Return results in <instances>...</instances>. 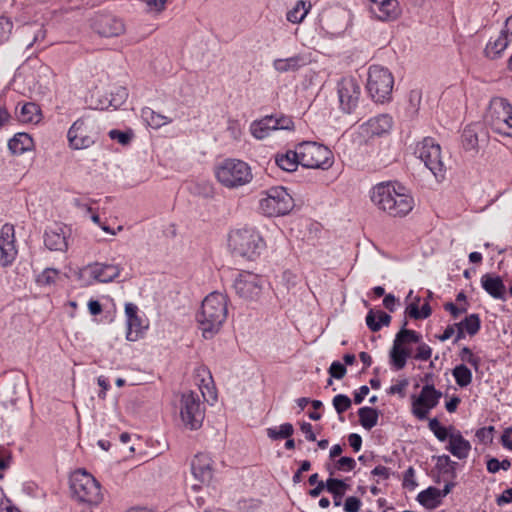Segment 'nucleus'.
<instances>
[{
    "instance_id": "nucleus-1",
    "label": "nucleus",
    "mask_w": 512,
    "mask_h": 512,
    "mask_svg": "<svg viewBox=\"0 0 512 512\" xmlns=\"http://www.w3.org/2000/svg\"><path fill=\"white\" fill-rule=\"evenodd\" d=\"M370 198L378 209L392 217H404L414 207V199L405 192V188L400 185L396 187L391 182H383L374 186Z\"/></svg>"
},
{
    "instance_id": "nucleus-2",
    "label": "nucleus",
    "mask_w": 512,
    "mask_h": 512,
    "mask_svg": "<svg viewBox=\"0 0 512 512\" xmlns=\"http://www.w3.org/2000/svg\"><path fill=\"white\" fill-rule=\"evenodd\" d=\"M228 315V297L220 292H212L202 301L196 315L199 329L206 339L212 338L223 326Z\"/></svg>"
},
{
    "instance_id": "nucleus-3",
    "label": "nucleus",
    "mask_w": 512,
    "mask_h": 512,
    "mask_svg": "<svg viewBox=\"0 0 512 512\" xmlns=\"http://www.w3.org/2000/svg\"><path fill=\"white\" fill-rule=\"evenodd\" d=\"M228 245L234 256L253 261L264 248V241L255 229L242 228L229 234Z\"/></svg>"
},
{
    "instance_id": "nucleus-4",
    "label": "nucleus",
    "mask_w": 512,
    "mask_h": 512,
    "mask_svg": "<svg viewBox=\"0 0 512 512\" xmlns=\"http://www.w3.org/2000/svg\"><path fill=\"white\" fill-rule=\"evenodd\" d=\"M217 180L226 188H238L248 184L252 178L250 166L239 159L228 158L215 168Z\"/></svg>"
},
{
    "instance_id": "nucleus-5",
    "label": "nucleus",
    "mask_w": 512,
    "mask_h": 512,
    "mask_svg": "<svg viewBox=\"0 0 512 512\" xmlns=\"http://www.w3.org/2000/svg\"><path fill=\"white\" fill-rule=\"evenodd\" d=\"M70 488L79 502L97 506L103 500L99 482L85 470L79 469L72 473Z\"/></svg>"
},
{
    "instance_id": "nucleus-6",
    "label": "nucleus",
    "mask_w": 512,
    "mask_h": 512,
    "mask_svg": "<svg viewBox=\"0 0 512 512\" xmlns=\"http://www.w3.org/2000/svg\"><path fill=\"white\" fill-rule=\"evenodd\" d=\"M485 122L494 132L512 137V105L505 98H492L485 115Z\"/></svg>"
},
{
    "instance_id": "nucleus-7",
    "label": "nucleus",
    "mask_w": 512,
    "mask_h": 512,
    "mask_svg": "<svg viewBox=\"0 0 512 512\" xmlns=\"http://www.w3.org/2000/svg\"><path fill=\"white\" fill-rule=\"evenodd\" d=\"M394 86L392 73L380 65H372L368 71L366 88L370 97L377 103H384L391 99Z\"/></svg>"
},
{
    "instance_id": "nucleus-8",
    "label": "nucleus",
    "mask_w": 512,
    "mask_h": 512,
    "mask_svg": "<svg viewBox=\"0 0 512 512\" xmlns=\"http://www.w3.org/2000/svg\"><path fill=\"white\" fill-rule=\"evenodd\" d=\"M297 146L300 165L305 168L328 170L334 163L333 152L322 144L304 141Z\"/></svg>"
},
{
    "instance_id": "nucleus-9",
    "label": "nucleus",
    "mask_w": 512,
    "mask_h": 512,
    "mask_svg": "<svg viewBox=\"0 0 512 512\" xmlns=\"http://www.w3.org/2000/svg\"><path fill=\"white\" fill-rule=\"evenodd\" d=\"M265 197L259 201L261 212L269 217L289 213L294 207V200L282 186L271 187L264 192Z\"/></svg>"
},
{
    "instance_id": "nucleus-10",
    "label": "nucleus",
    "mask_w": 512,
    "mask_h": 512,
    "mask_svg": "<svg viewBox=\"0 0 512 512\" xmlns=\"http://www.w3.org/2000/svg\"><path fill=\"white\" fill-rule=\"evenodd\" d=\"M415 155L432 172L437 179H443L445 165L442 160L441 146L432 137H425L418 142L415 148Z\"/></svg>"
},
{
    "instance_id": "nucleus-11",
    "label": "nucleus",
    "mask_w": 512,
    "mask_h": 512,
    "mask_svg": "<svg viewBox=\"0 0 512 512\" xmlns=\"http://www.w3.org/2000/svg\"><path fill=\"white\" fill-rule=\"evenodd\" d=\"M180 417L186 428L197 430L202 426L205 407L195 392L183 393L180 400Z\"/></svg>"
},
{
    "instance_id": "nucleus-12",
    "label": "nucleus",
    "mask_w": 512,
    "mask_h": 512,
    "mask_svg": "<svg viewBox=\"0 0 512 512\" xmlns=\"http://www.w3.org/2000/svg\"><path fill=\"white\" fill-rule=\"evenodd\" d=\"M406 326L407 321L403 323L402 329L396 334L390 351V362L396 370L403 369L407 359L410 357V350L405 345L408 343H420L422 339L420 333L407 329Z\"/></svg>"
},
{
    "instance_id": "nucleus-13",
    "label": "nucleus",
    "mask_w": 512,
    "mask_h": 512,
    "mask_svg": "<svg viewBox=\"0 0 512 512\" xmlns=\"http://www.w3.org/2000/svg\"><path fill=\"white\" fill-rule=\"evenodd\" d=\"M295 125L290 116L283 114L267 115L255 120L250 125L251 134L259 140L268 137L275 130H294Z\"/></svg>"
},
{
    "instance_id": "nucleus-14",
    "label": "nucleus",
    "mask_w": 512,
    "mask_h": 512,
    "mask_svg": "<svg viewBox=\"0 0 512 512\" xmlns=\"http://www.w3.org/2000/svg\"><path fill=\"white\" fill-rule=\"evenodd\" d=\"M236 294L245 300H257L262 292L263 280L250 271H241L234 279Z\"/></svg>"
},
{
    "instance_id": "nucleus-15",
    "label": "nucleus",
    "mask_w": 512,
    "mask_h": 512,
    "mask_svg": "<svg viewBox=\"0 0 512 512\" xmlns=\"http://www.w3.org/2000/svg\"><path fill=\"white\" fill-rule=\"evenodd\" d=\"M67 139L70 148L86 149L95 143L96 133L93 131V125L87 123L84 118H79L69 128Z\"/></svg>"
},
{
    "instance_id": "nucleus-16",
    "label": "nucleus",
    "mask_w": 512,
    "mask_h": 512,
    "mask_svg": "<svg viewBox=\"0 0 512 512\" xmlns=\"http://www.w3.org/2000/svg\"><path fill=\"white\" fill-rule=\"evenodd\" d=\"M441 397V391L436 390L433 384L427 383L412 403L413 415L419 420L426 419L429 411L438 405Z\"/></svg>"
},
{
    "instance_id": "nucleus-17",
    "label": "nucleus",
    "mask_w": 512,
    "mask_h": 512,
    "mask_svg": "<svg viewBox=\"0 0 512 512\" xmlns=\"http://www.w3.org/2000/svg\"><path fill=\"white\" fill-rule=\"evenodd\" d=\"M92 29L103 37H118L126 27L122 19L112 14H98L92 19Z\"/></svg>"
},
{
    "instance_id": "nucleus-18",
    "label": "nucleus",
    "mask_w": 512,
    "mask_h": 512,
    "mask_svg": "<svg viewBox=\"0 0 512 512\" xmlns=\"http://www.w3.org/2000/svg\"><path fill=\"white\" fill-rule=\"evenodd\" d=\"M338 96L342 110L351 113L357 107L360 96L357 80L352 77L342 78L338 83Z\"/></svg>"
},
{
    "instance_id": "nucleus-19",
    "label": "nucleus",
    "mask_w": 512,
    "mask_h": 512,
    "mask_svg": "<svg viewBox=\"0 0 512 512\" xmlns=\"http://www.w3.org/2000/svg\"><path fill=\"white\" fill-rule=\"evenodd\" d=\"M16 255L14 226L6 223L0 230V264L4 267L10 265Z\"/></svg>"
},
{
    "instance_id": "nucleus-20",
    "label": "nucleus",
    "mask_w": 512,
    "mask_h": 512,
    "mask_svg": "<svg viewBox=\"0 0 512 512\" xmlns=\"http://www.w3.org/2000/svg\"><path fill=\"white\" fill-rule=\"evenodd\" d=\"M122 268L120 265L109 263H91L83 268V273L100 283H109L119 277Z\"/></svg>"
},
{
    "instance_id": "nucleus-21",
    "label": "nucleus",
    "mask_w": 512,
    "mask_h": 512,
    "mask_svg": "<svg viewBox=\"0 0 512 512\" xmlns=\"http://www.w3.org/2000/svg\"><path fill=\"white\" fill-rule=\"evenodd\" d=\"M67 227L55 223L49 226L44 234V244L51 251L64 252L68 248Z\"/></svg>"
},
{
    "instance_id": "nucleus-22",
    "label": "nucleus",
    "mask_w": 512,
    "mask_h": 512,
    "mask_svg": "<svg viewBox=\"0 0 512 512\" xmlns=\"http://www.w3.org/2000/svg\"><path fill=\"white\" fill-rule=\"evenodd\" d=\"M369 11L380 21H392L401 13L397 0H371Z\"/></svg>"
},
{
    "instance_id": "nucleus-23",
    "label": "nucleus",
    "mask_w": 512,
    "mask_h": 512,
    "mask_svg": "<svg viewBox=\"0 0 512 512\" xmlns=\"http://www.w3.org/2000/svg\"><path fill=\"white\" fill-rule=\"evenodd\" d=\"M213 461L206 453H199L194 456L191 462V471L195 479L201 484H208L213 477Z\"/></svg>"
},
{
    "instance_id": "nucleus-24",
    "label": "nucleus",
    "mask_w": 512,
    "mask_h": 512,
    "mask_svg": "<svg viewBox=\"0 0 512 512\" xmlns=\"http://www.w3.org/2000/svg\"><path fill=\"white\" fill-rule=\"evenodd\" d=\"M125 315H126V339L128 341H137L142 335V320L138 316V307L134 303L125 304Z\"/></svg>"
},
{
    "instance_id": "nucleus-25",
    "label": "nucleus",
    "mask_w": 512,
    "mask_h": 512,
    "mask_svg": "<svg viewBox=\"0 0 512 512\" xmlns=\"http://www.w3.org/2000/svg\"><path fill=\"white\" fill-rule=\"evenodd\" d=\"M393 125L392 117L388 114H380L370 118L361 128L367 136H381L388 133Z\"/></svg>"
},
{
    "instance_id": "nucleus-26",
    "label": "nucleus",
    "mask_w": 512,
    "mask_h": 512,
    "mask_svg": "<svg viewBox=\"0 0 512 512\" xmlns=\"http://www.w3.org/2000/svg\"><path fill=\"white\" fill-rule=\"evenodd\" d=\"M451 437L446 450L459 460L466 459L471 451L470 442L463 437L460 431L450 426Z\"/></svg>"
},
{
    "instance_id": "nucleus-27",
    "label": "nucleus",
    "mask_w": 512,
    "mask_h": 512,
    "mask_svg": "<svg viewBox=\"0 0 512 512\" xmlns=\"http://www.w3.org/2000/svg\"><path fill=\"white\" fill-rule=\"evenodd\" d=\"M481 286L492 298L506 301V287L502 278L498 275L486 273L481 277Z\"/></svg>"
},
{
    "instance_id": "nucleus-28",
    "label": "nucleus",
    "mask_w": 512,
    "mask_h": 512,
    "mask_svg": "<svg viewBox=\"0 0 512 512\" xmlns=\"http://www.w3.org/2000/svg\"><path fill=\"white\" fill-rule=\"evenodd\" d=\"M511 41V38L507 37L505 33L500 32L496 39H490L486 44L484 49L485 57L491 60L500 58Z\"/></svg>"
},
{
    "instance_id": "nucleus-29",
    "label": "nucleus",
    "mask_w": 512,
    "mask_h": 512,
    "mask_svg": "<svg viewBox=\"0 0 512 512\" xmlns=\"http://www.w3.org/2000/svg\"><path fill=\"white\" fill-rule=\"evenodd\" d=\"M273 68L278 73L296 72L306 65V60L302 55H294L289 58H278L272 63Z\"/></svg>"
},
{
    "instance_id": "nucleus-30",
    "label": "nucleus",
    "mask_w": 512,
    "mask_h": 512,
    "mask_svg": "<svg viewBox=\"0 0 512 512\" xmlns=\"http://www.w3.org/2000/svg\"><path fill=\"white\" fill-rule=\"evenodd\" d=\"M276 165L286 172H293L300 165V156L298 154V146L295 150H288L285 153H278L275 156Z\"/></svg>"
},
{
    "instance_id": "nucleus-31",
    "label": "nucleus",
    "mask_w": 512,
    "mask_h": 512,
    "mask_svg": "<svg viewBox=\"0 0 512 512\" xmlns=\"http://www.w3.org/2000/svg\"><path fill=\"white\" fill-rule=\"evenodd\" d=\"M34 141L27 133H17L8 142V148L15 155H22L27 151L32 150Z\"/></svg>"
},
{
    "instance_id": "nucleus-32",
    "label": "nucleus",
    "mask_w": 512,
    "mask_h": 512,
    "mask_svg": "<svg viewBox=\"0 0 512 512\" xmlns=\"http://www.w3.org/2000/svg\"><path fill=\"white\" fill-rule=\"evenodd\" d=\"M480 125L472 124L464 128L462 132V145L466 151H477L479 144Z\"/></svg>"
},
{
    "instance_id": "nucleus-33",
    "label": "nucleus",
    "mask_w": 512,
    "mask_h": 512,
    "mask_svg": "<svg viewBox=\"0 0 512 512\" xmlns=\"http://www.w3.org/2000/svg\"><path fill=\"white\" fill-rule=\"evenodd\" d=\"M366 325L373 331H379L383 326H388L391 322V316L382 310L374 311L370 309L366 315Z\"/></svg>"
},
{
    "instance_id": "nucleus-34",
    "label": "nucleus",
    "mask_w": 512,
    "mask_h": 512,
    "mask_svg": "<svg viewBox=\"0 0 512 512\" xmlns=\"http://www.w3.org/2000/svg\"><path fill=\"white\" fill-rule=\"evenodd\" d=\"M436 460L435 468L443 477L453 480L456 477L457 462L452 461L448 455H439L434 457Z\"/></svg>"
},
{
    "instance_id": "nucleus-35",
    "label": "nucleus",
    "mask_w": 512,
    "mask_h": 512,
    "mask_svg": "<svg viewBox=\"0 0 512 512\" xmlns=\"http://www.w3.org/2000/svg\"><path fill=\"white\" fill-rule=\"evenodd\" d=\"M349 485L346 484L343 480L336 478H328L326 480V490L333 495L334 505L340 506L342 497L348 490Z\"/></svg>"
},
{
    "instance_id": "nucleus-36",
    "label": "nucleus",
    "mask_w": 512,
    "mask_h": 512,
    "mask_svg": "<svg viewBox=\"0 0 512 512\" xmlns=\"http://www.w3.org/2000/svg\"><path fill=\"white\" fill-rule=\"evenodd\" d=\"M417 500L422 506L435 509L441 502L440 489L429 487L418 494Z\"/></svg>"
},
{
    "instance_id": "nucleus-37",
    "label": "nucleus",
    "mask_w": 512,
    "mask_h": 512,
    "mask_svg": "<svg viewBox=\"0 0 512 512\" xmlns=\"http://www.w3.org/2000/svg\"><path fill=\"white\" fill-rule=\"evenodd\" d=\"M18 118L23 123H37L41 119V110L33 102H27L20 108Z\"/></svg>"
},
{
    "instance_id": "nucleus-38",
    "label": "nucleus",
    "mask_w": 512,
    "mask_h": 512,
    "mask_svg": "<svg viewBox=\"0 0 512 512\" xmlns=\"http://www.w3.org/2000/svg\"><path fill=\"white\" fill-rule=\"evenodd\" d=\"M311 7L310 2L299 0L294 7L287 12L286 18L293 24H299L305 19Z\"/></svg>"
},
{
    "instance_id": "nucleus-39",
    "label": "nucleus",
    "mask_w": 512,
    "mask_h": 512,
    "mask_svg": "<svg viewBox=\"0 0 512 512\" xmlns=\"http://www.w3.org/2000/svg\"><path fill=\"white\" fill-rule=\"evenodd\" d=\"M420 297H415L414 301L407 305L405 313L412 319H426L431 313L432 309L428 302H425L421 309H419Z\"/></svg>"
},
{
    "instance_id": "nucleus-40",
    "label": "nucleus",
    "mask_w": 512,
    "mask_h": 512,
    "mask_svg": "<svg viewBox=\"0 0 512 512\" xmlns=\"http://www.w3.org/2000/svg\"><path fill=\"white\" fill-rule=\"evenodd\" d=\"M359 422L366 430H371L378 423L379 412L377 409L364 406L358 410Z\"/></svg>"
},
{
    "instance_id": "nucleus-41",
    "label": "nucleus",
    "mask_w": 512,
    "mask_h": 512,
    "mask_svg": "<svg viewBox=\"0 0 512 512\" xmlns=\"http://www.w3.org/2000/svg\"><path fill=\"white\" fill-rule=\"evenodd\" d=\"M141 116L147 124L154 129H158L171 122V120L166 116L161 115L148 107L142 109Z\"/></svg>"
},
{
    "instance_id": "nucleus-42",
    "label": "nucleus",
    "mask_w": 512,
    "mask_h": 512,
    "mask_svg": "<svg viewBox=\"0 0 512 512\" xmlns=\"http://www.w3.org/2000/svg\"><path fill=\"white\" fill-rule=\"evenodd\" d=\"M452 375L460 387H467L472 382V372L464 364H459L452 370Z\"/></svg>"
},
{
    "instance_id": "nucleus-43",
    "label": "nucleus",
    "mask_w": 512,
    "mask_h": 512,
    "mask_svg": "<svg viewBox=\"0 0 512 512\" xmlns=\"http://www.w3.org/2000/svg\"><path fill=\"white\" fill-rule=\"evenodd\" d=\"M456 326H461L468 335L474 336L481 328V320L479 315L474 313L466 316L461 322L456 323Z\"/></svg>"
},
{
    "instance_id": "nucleus-44",
    "label": "nucleus",
    "mask_w": 512,
    "mask_h": 512,
    "mask_svg": "<svg viewBox=\"0 0 512 512\" xmlns=\"http://www.w3.org/2000/svg\"><path fill=\"white\" fill-rule=\"evenodd\" d=\"M428 427L439 441H441V442H444L446 440H448V442L450 441V437H451L450 427L447 428V427L441 425V423L439 422V420L437 418L430 419L429 423H428Z\"/></svg>"
},
{
    "instance_id": "nucleus-45",
    "label": "nucleus",
    "mask_w": 512,
    "mask_h": 512,
    "mask_svg": "<svg viewBox=\"0 0 512 512\" xmlns=\"http://www.w3.org/2000/svg\"><path fill=\"white\" fill-rule=\"evenodd\" d=\"M294 428L291 423L281 424L278 428H268L267 436L272 440L289 438L293 435Z\"/></svg>"
},
{
    "instance_id": "nucleus-46",
    "label": "nucleus",
    "mask_w": 512,
    "mask_h": 512,
    "mask_svg": "<svg viewBox=\"0 0 512 512\" xmlns=\"http://www.w3.org/2000/svg\"><path fill=\"white\" fill-rule=\"evenodd\" d=\"M59 272L53 268L45 269L37 278V283L41 286L54 284L58 279Z\"/></svg>"
},
{
    "instance_id": "nucleus-47",
    "label": "nucleus",
    "mask_w": 512,
    "mask_h": 512,
    "mask_svg": "<svg viewBox=\"0 0 512 512\" xmlns=\"http://www.w3.org/2000/svg\"><path fill=\"white\" fill-rule=\"evenodd\" d=\"M332 404L336 412L341 415L351 407L352 401L347 395L338 394L333 398Z\"/></svg>"
},
{
    "instance_id": "nucleus-48",
    "label": "nucleus",
    "mask_w": 512,
    "mask_h": 512,
    "mask_svg": "<svg viewBox=\"0 0 512 512\" xmlns=\"http://www.w3.org/2000/svg\"><path fill=\"white\" fill-rule=\"evenodd\" d=\"M459 357L463 362L470 364L476 371L479 369L481 359L475 356L469 347H463L459 353Z\"/></svg>"
},
{
    "instance_id": "nucleus-49",
    "label": "nucleus",
    "mask_w": 512,
    "mask_h": 512,
    "mask_svg": "<svg viewBox=\"0 0 512 512\" xmlns=\"http://www.w3.org/2000/svg\"><path fill=\"white\" fill-rule=\"evenodd\" d=\"M13 30V22L10 18L0 16V45L7 41Z\"/></svg>"
},
{
    "instance_id": "nucleus-50",
    "label": "nucleus",
    "mask_w": 512,
    "mask_h": 512,
    "mask_svg": "<svg viewBox=\"0 0 512 512\" xmlns=\"http://www.w3.org/2000/svg\"><path fill=\"white\" fill-rule=\"evenodd\" d=\"M108 135L112 140H116L122 145H128L133 137V133L131 131H120L117 129L110 130Z\"/></svg>"
},
{
    "instance_id": "nucleus-51",
    "label": "nucleus",
    "mask_w": 512,
    "mask_h": 512,
    "mask_svg": "<svg viewBox=\"0 0 512 512\" xmlns=\"http://www.w3.org/2000/svg\"><path fill=\"white\" fill-rule=\"evenodd\" d=\"M362 501L356 496H349L345 499L343 509L345 512H360Z\"/></svg>"
},
{
    "instance_id": "nucleus-52",
    "label": "nucleus",
    "mask_w": 512,
    "mask_h": 512,
    "mask_svg": "<svg viewBox=\"0 0 512 512\" xmlns=\"http://www.w3.org/2000/svg\"><path fill=\"white\" fill-rule=\"evenodd\" d=\"M356 466V461L352 457H341L335 463L336 469L340 471H352Z\"/></svg>"
},
{
    "instance_id": "nucleus-53",
    "label": "nucleus",
    "mask_w": 512,
    "mask_h": 512,
    "mask_svg": "<svg viewBox=\"0 0 512 512\" xmlns=\"http://www.w3.org/2000/svg\"><path fill=\"white\" fill-rule=\"evenodd\" d=\"M12 461V452L4 446H0V471L8 469Z\"/></svg>"
},
{
    "instance_id": "nucleus-54",
    "label": "nucleus",
    "mask_w": 512,
    "mask_h": 512,
    "mask_svg": "<svg viewBox=\"0 0 512 512\" xmlns=\"http://www.w3.org/2000/svg\"><path fill=\"white\" fill-rule=\"evenodd\" d=\"M432 355V349L429 345L426 343H420L417 347V351L415 354V359L420 361H427L431 358Z\"/></svg>"
},
{
    "instance_id": "nucleus-55",
    "label": "nucleus",
    "mask_w": 512,
    "mask_h": 512,
    "mask_svg": "<svg viewBox=\"0 0 512 512\" xmlns=\"http://www.w3.org/2000/svg\"><path fill=\"white\" fill-rule=\"evenodd\" d=\"M329 374L332 378L342 379L346 374V367L342 363L334 361L329 368Z\"/></svg>"
},
{
    "instance_id": "nucleus-56",
    "label": "nucleus",
    "mask_w": 512,
    "mask_h": 512,
    "mask_svg": "<svg viewBox=\"0 0 512 512\" xmlns=\"http://www.w3.org/2000/svg\"><path fill=\"white\" fill-rule=\"evenodd\" d=\"M403 486L410 490H413L417 486V483L415 481V471H414L413 467H409L404 472Z\"/></svg>"
},
{
    "instance_id": "nucleus-57",
    "label": "nucleus",
    "mask_w": 512,
    "mask_h": 512,
    "mask_svg": "<svg viewBox=\"0 0 512 512\" xmlns=\"http://www.w3.org/2000/svg\"><path fill=\"white\" fill-rule=\"evenodd\" d=\"M494 427H482L476 431V437L482 442H491L493 438Z\"/></svg>"
},
{
    "instance_id": "nucleus-58",
    "label": "nucleus",
    "mask_w": 512,
    "mask_h": 512,
    "mask_svg": "<svg viewBox=\"0 0 512 512\" xmlns=\"http://www.w3.org/2000/svg\"><path fill=\"white\" fill-rule=\"evenodd\" d=\"M444 309L450 312L453 318H458L461 314L467 311V305L457 306L452 302H448L444 305Z\"/></svg>"
},
{
    "instance_id": "nucleus-59",
    "label": "nucleus",
    "mask_w": 512,
    "mask_h": 512,
    "mask_svg": "<svg viewBox=\"0 0 512 512\" xmlns=\"http://www.w3.org/2000/svg\"><path fill=\"white\" fill-rule=\"evenodd\" d=\"M311 468V463L308 460H304L301 462L300 468L293 475L292 481L294 484H298L302 480L303 472L309 471Z\"/></svg>"
},
{
    "instance_id": "nucleus-60",
    "label": "nucleus",
    "mask_w": 512,
    "mask_h": 512,
    "mask_svg": "<svg viewBox=\"0 0 512 512\" xmlns=\"http://www.w3.org/2000/svg\"><path fill=\"white\" fill-rule=\"evenodd\" d=\"M407 386H408V381L406 379H403V380L399 381L397 384L392 385L389 388L388 393L392 394V395L398 394L400 396H404V391Z\"/></svg>"
},
{
    "instance_id": "nucleus-61",
    "label": "nucleus",
    "mask_w": 512,
    "mask_h": 512,
    "mask_svg": "<svg viewBox=\"0 0 512 512\" xmlns=\"http://www.w3.org/2000/svg\"><path fill=\"white\" fill-rule=\"evenodd\" d=\"M349 445L353 448L355 452L360 451L362 447V438L357 433H352L348 436Z\"/></svg>"
},
{
    "instance_id": "nucleus-62",
    "label": "nucleus",
    "mask_w": 512,
    "mask_h": 512,
    "mask_svg": "<svg viewBox=\"0 0 512 512\" xmlns=\"http://www.w3.org/2000/svg\"><path fill=\"white\" fill-rule=\"evenodd\" d=\"M371 474L374 476H378L380 479L387 480L390 477L391 472H390L389 468L379 465V466H376L371 471Z\"/></svg>"
},
{
    "instance_id": "nucleus-63",
    "label": "nucleus",
    "mask_w": 512,
    "mask_h": 512,
    "mask_svg": "<svg viewBox=\"0 0 512 512\" xmlns=\"http://www.w3.org/2000/svg\"><path fill=\"white\" fill-rule=\"evenodd\" d=\"M301 431L305 434V437L308 441H316V435L313 432V427L308 422H303L300 425Z\"/></svg>"
},
{
    "instance_id": "nucleus-64",
    "label": "nucleus",
    "mask_w": 512,
    "mask_h": 512,
    "mask_svg": "<svg viewBox=\"0 0 512 512\" xmlns=\"http://www.w3.org/2000/svg\"><path fill=\"white\" fill-rule=\"evenodd\" d=\"M512 502V488L506 489L499 495L496 499V503L499 506L508 504Z\"/></svg>"
}]
</instances>
